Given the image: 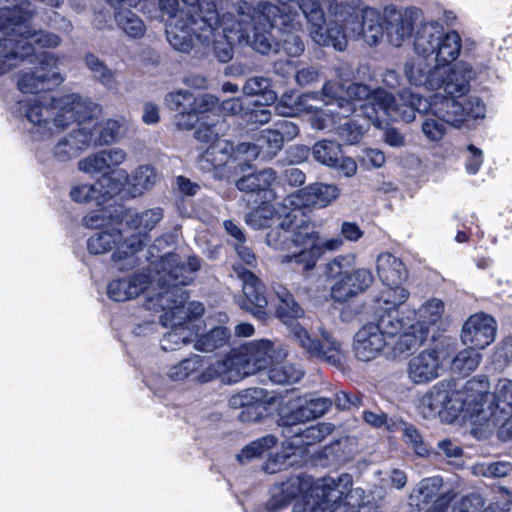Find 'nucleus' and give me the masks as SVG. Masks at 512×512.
<instances>
[{"mask_svg":"<svg viewBox=\"0 0 512 512\" xmlns=\"http://www.w3.org/2000/svg\"><path fill=\"white\" fill-rule=\"evenodd\" d=\"M476 78L473 66L466 61H459L447 71L440 67V88L445 97L463 98L470 91V83Z\"/></svg>","mask_w":512,"mask_h":512,"instance_id":"31","label":"nucleus"},{"mask_svg":"<svg viewBox=\"0 0 512 512\" xmlns=\"http://www.w3.org/2000/svg\"><path fill=\"white\" fill-rule=\"evenodd\" d=\"M386 345L388 341L368 322L356 332L353 350L357 359L371 361L381 354Z\"/></svg>","mask_w":512,"mask_h":512,"instance_id":"34","label":"nucleus"},{"mask_svg":"<svg viewBox=\"0 0 512 512\" xmlns=\"http://www.w3.org/2000/svg\"><path fill=\"white\" fill-rule=\"evenodd\" d=\"M342 90V85L329 80L324 83L321 92L306 93L295 100L291 95H283L276 104L275 110L280 115L293 116L301 110L311 112L319 108L309 104V100L322 101L324 105H336V108L329 109L331 115L323 114L313 122V126L317 129H329L330 125L337 123V119L347 118L356 111L355 103L341 96Z\"/></svg>","mask_w":512,"mask_h":512,"instance_id":"8","label":"nucleus"},{"mask_svg":"<svg viewBox=\"0 0 512 512\" xmlns=\"http://www.w3.org/2000/svg\"><path fill=\"white\" fill-rule=\"evenodd\" d=\"M305 18L302 11H300V27L298 29H293L290 25L285 26V33L279 34L278 41L280 42V47L283 48L285 53L288 56H298L304 51V44L298 35V32L302 28V18Z\"/></svg>","mask_w":512,"mask_h":512,"instance_id":"55","label":"nucleus"},{"mask_svg":"<svg viewBox=\"0 0 512 512\" xmlns=\"http://www.w3.org/2000/svg\"><path fill=\"white\" fill-rule=\"evenodd\" d=\"M383 20L387 41L394 47H401L411 38L414 27L422 20V12L418 8L397 10L394 7H386Z\"/></svg>","mask_w":512,"mask_h":512,"instance_id":"26","label":"nucleus"},{"mask_svg":"<svg viewBox=\"0 0 512 512\" xmlns=\"http://www.w3.org/2000/svg\"><path fill=\"white\" fill-rule=\"evenodd\" d=\"M482 355L472 346L460 350L451 361V369L460 375H469L477 369Z\"/></svg>","mask_w":512,"mask_h":512,"instance_id":"51","label":"nucleus"},{"mask_svg":"<svg viewBox=\"0 0 512 512\" xmlns=\"http://www.w3.org/2000/svg\"><path fill=\"white\" fill-rule=\"evenodd\" d=\"M283 216L284 215L277 212L271 204L263 203L249 212L245 221L247 225L255 230L266 228L270 229Z\"/></svg>","mask_w":512,"mask_h":512,"instance_id":"48","label":"nucleus"},{"mask_svg":"<svg viewBox=\"0 0 512 512\" xmlns=\"http://www.w3.org/2000/svg\"><path fill=\"white\" fill-rule=\"evenodd\" d=\"M252 5L248 2H239L237 10L234 13H227L229 19L227 23H219V31H215L213 39L204 41L200 37H195L191 41V47L187 50H179L183 53H189L196 45H214V53L218 60L226 63L233 57V45L242 44L246 36L245 25L249 23L254 16ZM224 22V21H221Z\"/></svg>","mask_w":512,"mask_h":512,"instance_id":"13","label":"nucleus"},{"mask_svg":"<svg viewBox=\"0 0 512 512\" xmlns=\"http://www.w3.org/2000/svg\"><path fill=\"white\" fill-rule=\"evenodd\" d=\"M427 338V330L422 326L409 325L408 330L400 334L395 341L392 354L393 357H403L420 348Z\"/></svg>","mask_w":512,"mask_h":512,"instance_id":"43","label":"nucleus"},{"mask_svg":"<svg viewBox=\"0 0 512 512\" xmlns=\"http://www.w3.org/2000/svg\"><path fill=\"white\" fill-rule=\"evenodd\" d=\"M310 23V35L320 46H332L343 51L348 39L362 38L369 46H376L385 36L383 15L375 9L362 10L345 4H335L326 20L323 11L313 0L302 6Z\"/></svg>","mask_w":512,"mask_h":512,"instance_id":"4","label":"nucleus"},{"mask_svg":"<svg viewBox=\"0 0 512 512\" xmlns=\"http://www.w3.org/2000/svg\"><path fill=\"white\" fill-rule=\"evenodd\" d=\"M309 483L300 476L290 477L287 481L274 485L266 507L271 512H278L286 507L295 497L306 491Z\"/></svg>","mask_w":512,"mask_h":512,"instance_id":"39","label":"nucleus"},{"mask_svg":"<svg viewBox=\"0 0 512 512\" xmlns=\"http://www.w3.org/2000/svg\"><path fill=\"white\" fill-rule=\"evenodd\" d=\"M286 326L289 327L290 338L309 355L325 360L332 365L341 362L340 343L323 327L319 328L320 340H317L312 338L308 330L296 321Z\"/></svg>","mask_w":512,"mask_h":512,"instance_id":"21","label":"nucleus"},{"mask_svg":"<svg viewBox=\"0 0 512 512\" xmlns=\"http://www.w3.org/2000/svg\"><path fill=\"white\" fill-rule=\"evenodd\" d=\"M38 66L34 70L21 71L18 75L17 86L22 93H38L64 81L58 64L59 58L49 52L34 54Z\"/></svg>","mask_w":512,"mask_h":512,"instance_id":"18","label":"nucleus"},{"mask_svg":"<svg viewBox=\"0 0 512 512\" xmlns=\"http://www.w3.org/2000/svg\"><path fill=\"white\" fill-rule=\"evenodd\" d=\"M467 393L450 392L444 386L436 385L419 401V413L426 419H433L443 412L449 417L456 418L459 413L469 420V409L466 405Z\"/></svg>","mask_w":512,"mask_h":512,"instance_id":"19","label":"nucleus"},{"mask_svg":"<svg viewBox=\"0 0 512 512\" xmlns=\"http://www.w3.org/2000/svg\"><path fill=\"white\" fill-rule=\"evenodd\" d=\"M272 291L274 295L275 316L284 325H290L305 316L304 308L295 300L294 295L284 285L274 283Z\"/></svg>","mask_w":512,"mask_h":512,"instance_id":"37","label":"nucleus"},{"mask_svg":"<svg viewBox=\"0 0 512 512\" xmlns=\"http://www.w3.org/2000/svg\"><path fill=\"white\" fill-rule=\"evenodd\" d=\"M150 275L140 272L128 276L119 277L110 281L106 294L115 302H125L137 298L151 284Z\"/></svg>","mask_w":512,"mask_h":512,"instance_id":"32","label":"nucleus"},{"mask_svg":"<svg viewBox=\"0 0 512 512\" xmlns=\"http://www.w3.org/2000/svg\"><path fill=\"white\" fill-rule=\"evenodd\" d=\"M242 91L247 96H260L265 105L274 103L277 99L276 93L271 89V80L263 76L248 78Z\"/></svg>","mask_w":512,"mask_h":512,"instance_id":"52","label":"nucleus"},{"mask_svg":"<svg viewBox=\"0 0 512 512\" xmlns=\"http://www.w3.org/2000/svg\"><path fill=\"white\" fill-rule=\"evenodd\" d=\"M78 128L59 136L51 147L50 153L54 160L67 162L78 157L95 141L91 123L76 119Z\"/></svg>","mask_w":512,"mask_h":512,"instance_id":"25","label":"nucleus"},{"mask_svg":"<svg viewBox=\"0 0 512 512\" xmlns=\"http://www.w3.org/2000/svg\"><path fill=\"white\" fill-rule=\"evenodd\" d=\"M163 219L162 208L155 207L143 211L127 210L120 222L127 230L126 236H138L145 245L146 236Z\"/></svg>","mask_w":512,"mask_h":512,"instance_id":"33","label":"nucleus"},{"mask_svg":"<svg viewBox=\"0 0 512 512\" xmlns=\"http://www.w3.org/2000/svg\"><path fill=\"white\" fill-rule=\"evenodd\" d=\"M231 337L230 330L223 326H217L205 334L198 336L194 342V348L203 353L214 352L226 346Z\"/></svg>","mask_w":512,"mask_h":512,"instance_id":"45","label":"nucleus"},{"mask_svg":"<svg viewBox=\"0 0 512 512\" xmlns=\"http://www.w3.org/2000/svg\"><path fill=\"white\" fill-rule=\"evenodd\" d=\"M352 477L348 474H342L337 479L323 478L315 483L310 489V496H315L318 501L311 507V512H324L329 501L351 502L353 512L355 507L359 506L364 499V490L361 488H352Z\"/></svg>","mask_w":512,"mask_h":512,"instance_id":"17","label":"nucleus"},{"mask_svg":"<svg viewBox=\"0 0 512 512\" xmlns=\"http://www.w3.org/2000/svg\"><path fill=\"white\" fill-rule=\"evenodd\" d=\"M421 131L428 141L438 142L446 133L445 122L431 113V115H427L423 120Z\"/></svg>","mask_w":512,"mask_h":512,"instance_id":"59","label":"nucleus"},{"mask_svg":"<svg viewBox=\"0 0 512 512\" xmlns=\"http://www.w3.org/2000/svg\"><path fill=\"white\" fill-rule=\"evenodd\" d=\"M443 313L444 303L437 298H431L422 304L415 313L419 322L416 326L435 324L441 319Z\"/></svg>","mask_w":512,"mask_h":512,"instance_id":"56","label":"nucleus"},{"mask_svg":"<svg viewBox=\"0 0 512 512\" xmlns=\"http://www.w3.org/2000/svg\"><path fill=\"white\" fill-rule=\"evenodd\" d=\"M341 146L332 140H320L312 148L313 158L328 167H336L341 156Z\"/></svg>","mask_w":512,"mask_h":512,"instance_id":"53","label":"nucleus"},{"mask_svg":"<svg viewBox=\"0 0 512 512\" xmlns=\"http://www.w3.org/2000/svg\"><path fill=\"white\" fill-rule=\"evenodd\" d=\"M376 268L381 282L385 285L382 291L404 288L402 283L407 279V269L400 259L390 253H381L377 257Z\"/></svg>","mask_w":512,"mask_h":512,"instance_id":"38","label":"nucleus"},{"mask_svg":"<svg viewBox=\"0 0 512 512\" xmlns=\"http://www.w3.org/2000/svg\"><path fill=\"white\" fill-rule=\"evenodd\" d=\"M306 0H279L280 6L269 2H259L253 19L245 25L246 36L243 42L263 55L280 51L279 34L285 33V26L293 29L300 27V11L308 21L305 9L302 7Z\"/></svg>","mask_w":512,"mask_h":512,"instance_id":"5","label":"nucleus"},{"mask_svg":"<svg viewBox=\"0 0 512 512\" xmlns=\"http://www.w3.org/2000/svg\"><path fill=\"white\" fill-rule=\"evenodd\" d=\"M195 137L199 141L211 142L198 159L199 169L211 172L229 163L233 154V145L226 140L217 138L214 128H208L205 131L198 129L195 131Z\"/></svg>","mask_w":512,"mask_h":512,"instance_id":"28","label":"nucleus"},{"mask_svg":"<svg viewBox=\"0 0 512 512\" xmlns=\"http://www.w3.org/2000/svg\"><path fill=\"white\" fill-rule=\"evenodd\" d=\"M294 218L291 212L284 214L270 228L265 242L275 250L289 252L281 257V263H295L311 270L319 257L317 233L310 223L304 220L298 223Z\"/></svg>","mask_w":512,"mask_h":512,"instance_id":"7","label":"nucleus"},{"mask_svg":"<svg viewBox=\"0 0 512 512\" xmlns=\"http://www.w3.org/2000/svg\"><path fill=\"white\" fill-rule=\"evenodd\" d=\"M233 273L242 282L243 295L235 296L238 306L256 318L264 319L268 301L261 280L242 266H234Z\"/></svg>","mask_w":512,"mask_h":512,"instance_id":"27","label":"nucleus"},{"mask_svg":"<svg viewBox=\"0 0 512 512\" xmlns=\"http://www.w3.org/2000/svg\"><path fill=\"white\" fill-rule=\"evenodd\" d=\"M512 472V463L507 461H497L483 463L476 467V473L485 477L501 478L506 477Z\"/></svg>","mask_w":512,"mask_h":512,"instance_id":"63","label":"nucleus"},{"mask_svg":"<svg viewBox=\"0 0 512 512\" xmlns=\"http://www.w3.org/2000/svg\"><path fill=\"white\" fill-rule=\"evenodd\" d=\"M334 125L335 124L330 125L328 130L334 129ZM335 129L340 138L350 145L358 143L364 134V128L362 125L354 122L353 120L347 121L344 124L335 127Z\"/></svg>","mask_w":512,"mask_h":512,"instance_id":"60","label":"nucleus"},{"mask_svg":"<svg viewBox=\"0 0 512 512\" xmlns=\"http://www.w3.org/2000/svg\"><path fill=\"white\" fill-rule=\"evenodd\" d=\"M276 442L277 439L273 435H266L260 439H257L241 450V452L237 455V460L240 463H245L246 461L259 457L264 451L272 448Z\"/></svg>","mask_w":512,"mask_h":512,"instance_id":"57","label":"nucleus"},{"mask_svg":"<svg viewBox=\"0 0 512 512\" xmlns=\"http://www.w3.org/2000/svg\"><path fill=\"white\" fill-rule=\"evenodd\" d=\"M20 109L30 124L27 128L35 141H47L61 134L76 119L91 123L95 136L92 145H106L119 141L126 133L122 121L109 119L97 122L101 112L99 105L77 93L54 98L48 95L38 96L25 102L20 101Z\"/></svg>","mask_w":512,"mask_h":512,"instance_id":"2","label":"nucleus"},{"mask_svg":"<svg viewBox=\"0 0 512 512\" xmlns=\"http://www.w3.org/2000/svg\"><path fill=\"white\" fill-rule=\"evenodd\" d=\"M332 400L327 397L305 395L291 400L288 409H282L278 425L280 427H295L315 418L323 416L332 406Z\"/></svg>","mask_w":512,"mask_h":512,"instance_id":"24","label":"nucleus"},{"mask_svg":"<svg viewBox=\"0 0 512 512\" xmlns=\"http://www.w3.org/2000/svg\"><path fill=\"white\" fill-rule=\"evenodd\" d=\"M442 485V478L437 476L421 480L410 495V506L417 507L419 511L425 509L431 502L441 497L439 490Z\"/></svg>","mask_w":512,"mask_h":512,"instance_id":"42","label":"nucleus"},{"mask_svg":"<svg viewBox=\"0 0 512 512\" xmlns=\"http://www.w3.org/2000/svg\"><path fill=\"white\" fill-rule=\"evenodd\" d=\"M274 357H287V350L280 344L261 339L245 343L232 351L222 362L226 363L225 376L237 382L241 378L267 369Z\"/></svg>","mask_w":512,"mask_h":512,"instance_id":"11","label":"nucleus"},{"mask_svg":"<svg viewBox=\"0 0 512 512\" xmlns=\"http://www.w3.org/2000/svg\"><path fill=\"white\" fill-rule=\"evenodd\" d=\"M414 35V50L418 56L426 58L435 56L438 64L447 65L455 61L462 48L461 37L458 32L444 31L437 21L418 22Z\"/></svg>","mask_w":512,"mask_h":512,"instance_id":"12","label":"nucleus"},{"mask_svg":"<svg viewBox=\"0 0 512 512\" xmlns=\"http://www.w3.org/2000/svg\"><path fill=\"white\" fill-rule=\"evenodd\" d=\"M496 336L495 320L484 313L471 315L463 324L461 330V342L477 349L489 346Z\"/></svg>","mask_w":512,"mask_h":512,"instance_id":"30","label":"nucleus"},{"mask_svg":"<svg viewBox=\"0 0 512 512\" xmlns=\"http://www.w3.org/2000/svg\"><path fill=\"white\" fill-rule=\"evenodd\" d=\"M200 267L198 257L189 256L182 260L176 253L165 254L154 263L155 281L160 291L156 297L147 300L146 307L162 312L159 316L161 325L171 328L160 340L164 351H175L194 341L192 321L204 314V306L196 301L187 302L184 286L193 280Z\"/></svg>","mask_w":512,"mask_h":512,"instance_id":"1","label":"nucleus"},{"mask_svg":"<svg viewBox=\"0 0 512 512\" xmlns=\"http://www.w3.org/2000/svg\"><path fill=\"white\" fill-rule=\"evenodd\" d=\"M400 100L406 106L407 111L419 113H433L446 124L453 127H461L468 117V110L460 98L444 97L440 94L433 95L430 99L413 93L410 90H402Z\"/></svg>","mask_w":512,"mask_h":512,"instance_id":"14","label":"nucleus"},{"mask_svg":"<svg viewBox=\"0 0 512 512\" xmlns=\"http://www.w3.org/2000/svg\"><path fill=\"white\" fill-rule=\"evenodd\" d=\"M117 221L106 215L103 210H96L88 213L83 219L82 224L90 229L106 230L117 226Z\"/></svg>","mask_w":512,"mask_h":512,"instance_id":"61","label":"nucleus"},{"mask_svg":"<svg viewBox=\"0 0 512 512\" xmlns=\"http://www.w3.org/2000/svg\"><path fill=\"white\" fill-rule=\"evenodd\" d=\"M158 181L156 170L149 165H141L131 175L124 169H116L111 173L102 175L100 184L106 194L115 195L126 187L128 194L135 198L152 189Z\"/></svg>","mask_w":512,"mask_h":512,"instance_id":"20","label":"nucleus"},{"mask_svg":"<svg viewBox=\"0 0 512 512\" xmlns=\"http://www.w3.org/2000/svg\"><path fill=\"white\" fill-rule=\"evenodd\" d=\"M275 180L276 173L269 168L241 177L236 182V186L243 192L258 193L267 191Z\"/></svg>","mask_w":512,"mask_h":512,"instance_id":"47","label":"nucleus"},{"mask_svg":"<svg viewBox=\"0 0 512 512\" xmlns=\"http://www.w3.org/2000/svg\"><path fill=\"white\" fill-rule=\"evenodd\" d=\"M409 292L405 288L395 291H381L380 297L375 300L371 325L389 342L410 324L402 316L399 307L408 299Z\"/></svg>","mask_w":512,"mask_h":512,"instance_id":"16","label":"nucleus"},{"mask_svg":"<svg viewBox=\"0 0 512 512\" xmlns=\"http://www.w3.org/2000/svg\"><path fill=\"white\" fill-rule=\"evenodd\" d=\"M347 100L355 103L358 117H365L376 127L381 125L383 116L393 121H414L413 111H407L406 106L398 105L394 96L382 89L371 90L369 86L360 83H352L346 89Z\"/></svg>","mask_w":512,"mask_h":512,"instance_id":"9","label":"nucleus"},{"mask_svg":"<svg viewBox=\"0 0 512 512\" xmlns=\"http://www.w3.org/2000/svg\"><path fill=\"white\" fill-rule=\"evenodd\" d=\"M487 390L488 381L484 377L465 384L469 421L477 437H484L512 416V380L500 379L492 395Z\"/></svg>","mask_w":512,"mask_h":512,"instance_id":"6","label":"nucleus"},{"mask_svg":"<svg viewBox=\"0 0 512 512\" xmlns=\"http://www.w3.org/2000/svg\"><path fill=\"white\" fill-rule=\"evenodd\" d=\"M286 357H274L267 368L270 381L278 385H290L298 382L302 376L301 368L285 360Z\"/></svg>","mask_w":512,"mask_h":512,"instance_id":"41","label":"nucleus"},{"mask_svg":"<svg viewBox=\"0 0 512 512\" xmlns=\"http://www.w3.org/2000/svg\"><path fill=\"white\" fill-rule=\"evenodd\" d=\"M84 63L97 82L109 90L117 89L119 82L116 72L110 69L99 57L92 53H87L84 56Z\"/></svg>","mask_w":512,"mask_h":512,"instance_id":"44","label":"nucleus"},{"mask_svg":"<svg viewBox=\"0 0 512 512\" xmlns=\"http://www.w3.org/2000/svg\"><path fill=\"white\" fill-rule=\"evenodd\" d=\"M225 372L226 363L221 360L206 365L204 357L191 354L189 357L172 365L168 370L167 376L175 382L191 379L199 384H207L218 378L223 382L230 380L229 377L224 375Z\"/></svg>","mask_w":512,"mask_h":512,"instance_id":"22","label":"nucleus"},{"mask_svg":"<svg viewBox=\"0 0 512 512\" xmlns=\"http://www.w3.org/2000/svg\"><path fill=\"white\" fill-rule=\"evenodd\" d=\"M283 437L286 439L287 445L290 449H303L307 446L314 445L322 441L325 437L330 435L334 429L331 423H317L316 425L309 426L301 429L299 425L295 427H282Z\"/></svg>","mask_w":512,"mask_h":512,"instance_id":"36","label":"nucleus"},{"mask_svg":"<svg viewBox=\"0 0 512 512\" xmlns=\"http://www.w3.org/2000/svg\"><path fill=\"white\" fill-rule=\"evenodd\" d=\"M101 180L102 177L95 185L77 184L73 186L70 191L71 199L78 203H87L92 200H96L97 203H100L101 199L105 200L107 197H112L113 195L104 193L105 189H107V185L102 187L100 184Z\"/></svg>","mask_w":512,"mask_h":512,"instance_id":"54","label":"nucleus"},{"mask_svg":"<svg viewBox=\"0 0 512 512\" xmlns=\"http://www.w3.org/2000/svg\"><path fill=\"white\" fill-rule=\"evenodd\" d=\"M135 6L143 3L144 9L158 8L168 16L166 36L175 50H187L191 41L200 37L204 41L213 39L219 31V23H227V13H234L238 3L229 0H119V3Z\"/></svg>","mask_w":512,"mask_h":512,"instance_id":"3","label":"nucleus"},{"mask_svg":"<svg viewBox=\"0 0 512 512\" xmlns=\"http://www.w3.org/2000/svg\"><path fill=\"white\" fill-rule=\"evenodd\" d=\"M485 499L482 495L472 493L456 501L452 512H480L484 507Z\"/></svg>","mask_w":512,"mask_h":512,"instance_id":"64","label":"nucleus"},{"mask_svg":"<svg viewBox=\"0 0 512 512\" xmlns=\"http://www.w3.org/2000/svg\"><path fill=\"white\" fill-rule=\"evenodd\" d=\"M351 455V443L348 438H343L325 446L319 453V459L323 465H338L347 461Z\"/></svg>","mask_w":512,"mask_h":512,"instance_id":"49","label":"nucleus"},{"mask_svg":"<svg viewBox=\"0 0 512 512\" xmlns=\"http://www.w3.org/2000/svg\"><path fill=\"white\" fill-rule=\"evenodd\" d=\"M110 6L115 8V22L117 27L122 30L128 37L130 38H141L146 31V26L143 22V20L132 10L125 8L127 7H133L132 5H129L127 3H119V4H111L108 3ZM141 5L143 11H151L154 8L150 9H144L143 3H139ZM135 5L134 7H137Z\"/></svg>","mask_w":512,"mask_h":512,"instance_id":"40","label":"nucleus"},{"mask_svg":"<svg viewBox=\"0 0 512 512\" xmlns=\"http://www.w3.org/2000/svg\"><path fill=\"white\" fill-rule=\"evenodd\" d=\"M34 42L21 43L18 47L3 48L0 52V76L18 66L25 59L35 54Z\"/></svg>","mask_w":512,"mask_h":512,"instance_id":"46","label":"nucleus"},{"mask_svg":"<svg viewBox=\"0 0 512 512\" xmlns=\"http://www.w3.org/2000/svg\"><path fill=\"white\" fill-rule=\"evenodd\" d=\"M340 190L336 185L314 183L287 196L283 205L285 208L296 209L300 206H316L323 208L339 197Z\"/></svg>","mask_w":512,"mask_h":512,"instance_id":"29","label":"nucleus"},{"mask_svg":"<svg viewBox=\"0 0 512 512\" xmlns=\"http://www.w3.org/2000/svg\"><path fill=\"white\" fill-rule=\"evenodd\" d=\"M164 103L172 111H187L191 108L192 94L188 90H177L168 93Z\"/></svg>","mask_w":512,"mask_h":512,"instance_id":"62","label":"nucleus"},{"mask_svg":"<svg viewBox=\"0 0 512 512\" xmlns=\"http://www.w3.org/2000/svg\"><path fill=\"white\" fill-rule=\"evenodd\" d=\"M440 66L444 65L436 62L434 66H431L420 57L412 58L407 60L404 65V75L411 85L437 90L441 86Z\"/></svg>","mask_w":512,"mask_h":512,"instance_id":"35","label":"nucleus"},{"mask_svg":"<svg viewBox=\"0 0 512 512\" xmlns=\"http://www.w3.org/2000/svg\"><path fill=\"white\" fill-rule=\"evenodd\" d=\"M127 230L123 223L116 227L94 232L87 239V250L90 254L100 255L112 253L111 259L116 269L131 270L139 265L137 253L143 248V241L138 236H126Z\"/></svg>","mask_w":512,"mask_h":512,"instance_id":"10","label":"nucleus"},{"mask_svg":"<svg viewBox=\"0 0 512 512\" xmlns=\"http://www.w3.org/2000/svg\"><path fill=\"white\" fill-rule=\"evenodd\" d=\"M244 406V410L241 411L239 418L243 421H256L259 419L261 412H255L253 415L252 411L263 407L264 404V390L262 388H250L238 393Z\"/></svg>","mask_w":512,"mask_h":512,"instance_id":"50","label":"nucleus"},{"mask_svg":"<svg viewBox=\"0 0 512 512\" xmlns=\"http://www.w3.org/2000/svg\"><path fill=\"white\" fill-rule=\"evenodd\" d=\"M454 351L450 343L427 348L413 356L408 362V378L414 384H425L440 375L444 360Z\"/></svg>","mask_w":512,"mask_h":512,"instance_id":"23","label":"nucleus"},{"mask_svg":"<svg viewBox=\"0 0 512 512\" xmlns=\"http://www.w3.org/2000/svg\"><path fill=\"white\" fill-rule=\"evenodd\" d=\"M352 258L350 256H338L326 266V274L336 279L331 288V298L338 302L348 299L366 291L373 282V275L365 268L348 271Z\"/></svg>","mask_w":512,"mask_h":512,"instance_id":"15","label":"nucleus"},{"mask_svg":"<svg viewBox=\"0 0 512 512\" xmlns=\"http://www.w3.org/2000/svg\"><path fill=\"white\" fill-rule=\"evenodd\" d=\"M257 142L260 143L262 149L264 145L267 147V151H264L262 155L264 160L273 158L282 149L284 144L282 136H280L275 127L262 130L257 138Z\"/></svg>","mask_w":512,"mask_h":512,"instance_id":"58","label":"nucleus"}]
</instances>
